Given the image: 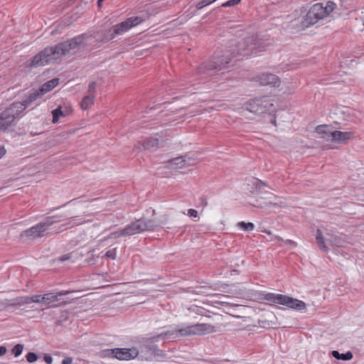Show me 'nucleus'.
<instances>
[{
	"label": "nucleus",
	"instance_id": "nucleus-1",
	"mask_svg": "<svg viewBox=\"0 0 364 364\" xmlns=\"http://www.w3.org/2000/svg\"><path fill=\"white\" fill-rule=\"evenodd\" d=\"M143 21L144 18L141 16H132L112 26L105 31L103 36H98V33L97 35L82 33L64 42L59 43L54 46L47 47L33 57L30 65L37 68L60 61L62 56H70L75 54L80 48L86 46L92 38H97L100 43H107L117 36L125 33Z\"/></svg>",
	"mask_w": 364,
	"mask_h": 364
},
{
	"label": "nucleus",
	"instance_id": "nucleus-2",
	"mask_svg": "<svg viewBox=\"0 0 364 364\" xmlns=\"http://www.w3.org/2000/svg\"><path fill=\"white\" fill-rule=\"evenodd\" d=\"M263 48L264 46L259 41L255 39L253 37H248L235 45V48L230 55L226 54L220 56L218 54H215L211 61L203 63L199 66L198 72L202 73H210L213 70H221L225 68L230 62V55L232 57L255 55L262 51Z\"/></svg>",
	"mask_w": 364,
	"mask_h": 364
},
{
	"label": "nucleus",
	"instance_id": "nucleus-3",
	"mask_svg": "<svg viewBox=\"0 0 364 364\" xmlns=\"http://www.w3.org/2000/svg\"><path fill=\"white\" fill-rule=\"evenodd\" d=\"M168 221V217L164 216L162 220H156L154 213L151 218L142 217L139 220L127 225L125 228L115 232H111L107 237H104L102 241L108 239H116L119 237L131 236L145 231H152L155 228L164 225Z\"/></svg>",
	"mask_w": 364,
	"mask_h": 364
},
{
	"label": "nucleus",
	"instance_id": "nucleus-4",
	"mask_svg": "<svg viewBox=\"0 0 364 364\" xmlns=\"http://www.w3.org/2000/svg\"><path fill=\"white\" fill-rule=\"evenodd\" d=\"M62 220H63L59 215L46 217L43 220L38 223L36 225H33L31 228L26 230L23 232L22 236L31 237L33 239L39 238L53 232L58 233L62 232L63 230L68 229L69 227L79 225L84 223L83 221H78L76 219H73L68 223L60 225L58 230L50 231L51 230L50 227L53 224L60 223Z\"/></svg>",
	"mask_w": 364,
	"mask_h": 364
},
{
	"label": "nucleus",
	"instance_id": "nucleus-5",
	"mask_svg": "<svg viewBox=\"0 0 364 364\" xmlns=\"http://www.w3.org/2000/svg\"><path fill=\"white\" fill-rule=\"evenodd\" d=\"M336 8V4L332 1H328L326 3L314 4L308 9L306 14L302 16L300 21L301 26L304 28L316 24L329 16Z\"/></svg>",
	"mask_w": 364,
	"mask_h": 364
},
{
	"label": "nucleus",
	"instance_id": "nucleus-6",
	"mask_svg": "<svg viewBox=\"0 0 364 364\" xmlns=\"http://www.w3.org/2000/svg\"><path fill=\"white\" fill-rule=\"evenodd\" d=\"M173 333V338L186 337L191 336H203L217 331L215 326L208 323H195L192 325L181 324L174 329L171 330Z\"/></svg>",
	"mask_w": 364,
	"mask_h": 364
},
{
	"label": "nucleus",
	"instance_id": "nucleus-7",
	"mask_svg": "<svg viewBox=\"0 0 364 364\" xmlns=\"http://www.w3.org/2000/svg\"><path fill=\"white\" fill-rule=\"evenodd\" d=\"M263 299L269 303L283 305L296 311L305 310L306 307L303 301L284 294L266 293Z\"/></svg>",
	"mask_w": 364,
	"mask_h": 364
},
{
	"label": "nucleus",
	"instance_id": "nucleus-8",
	"mask_svg": "<svg viewBox=\"0 0 364 364\" xmlns=\"http://www.w3.org/2000/svg\"><path fill=\"white\" fill-rule=\"evenodd\" d=\"M11 103L0 112V133L12 130L17 124L21 115Z\"/></svg>",
	"mask_w": 364,
	"mask_h": 364
},
{
	"label": "nucleus",
	"instance_id": "nucleus-9",
	"mask_svg": "<svg viewBox=\"0 0 364 364\" xmlns=\"http://www.w3.org/2000/svg\"><path fill=\"white\" fill-rule=\"evenodd\" d=\"M274 105L267 97L254 98L247 101L244 107L250 112L261 114L267 112L273 111Z\"/></svg>",
	"mask_w": 364,
	"mask_h": 364
},
{
	"label": "nucleus",
	"instance_id": "nucleus-10",
	"mask_svg": "<svg viewBox=\"0 0 364 364\" xmlns=\"http://www.w3.org/2000/svg\"><path fill=\"white\" fill-rule=\"evenodd\" d=\"M173 333H172L171 330H168L155 336L149 338L145 341L143 345V348L145 349L146 352L149 353L151 355L161 356L164 355V353L161 350H160L158 348L155 343L159 341L160 340L173 338Z\"/></svg>",
	"mask_w": 364,
	"mask_h": 364
},
{
	"label": "nucleus",
	"instance_id": "nucleus-11",
	"mask_svg": "<svg viewBox=\"0 0 364 364\" xmlns=\"http://www.w3.org/2000/svg\"><path fill=\"white\" fill-rule=\"evenodd\" d=\"M43 97L38 90H34L30 93L24 100L21 102H14L13 105L17 109L20 114L27 108L35 104V102Z\"/></svg>",
	"mask_w": 364,
	"mask_h": 364
},
{
	"label": "nucleus",
	"instance_id": "nucleus-12",
	"mask_svg": "<svg viewBox=\"0 0 364 364\" xmlns=\"http://www.w3.org/2000/svg\"><path fill=\"white\" fill-rule=\"evenodd\" d=\"M68 291H60L56 293L48 292L43 294L44 304L47 306L46 309L55 308L60 306V296L68 294Z\"/></svg>",
	"mask_w": 364,
	"mask_h": 364
},
{
	"label": "nucleus",
	"instance_id": "nucleus-13",
	"mask_svg": "<svg viewBox=\"0 0 364 364\" xmlns=\"http://www.w3.org/2000/svg\"><path fill=\"white\" fill-rule=\"evenodd\" d=\"M139 350L136 348H116L115 358L120 360H129L137 357Z\"/></svg>",
	"mask_w": 364,
	"mask_h": 364
},
{
	"label": "nucleus",
	"instance_id": "nucleus-14",
	"mask_svg": "<svg viewBox=\"0 0 364 364\" xmlns=\"http://www.w3.org/2000/svg\"><path fill=\"white\" fill-rule=\"evenodd\" d=\"M354 137V132H341L333 130L332 134H331L330 141L336 142L338 144H346L349 140L353 139Z\"/></svg>",
	"mask_w": 364,
	"mask_h": 364
},
{
	"label": "nucleus",
	"instance_id": "nucleus-15",
	"mask_svg": "<svg viewBox=\"0 0 364 364\" xmlns=\"http://www.w3.org/2000/svg\"><path fill=\"white\" fill-rule=\"evenodd\" d=\"M259 81L263 85H272L274 87L279 85V77L272 73H263L259 76Z\"/></svg>",
	"mask_w": 364,
	"mask_h": 364
},
{
	"label": "nucleus",
	"instance_id": "nucleus-16",
	"mask_svg": "<svg viewBox=\"0 0 364 364\" xmlns=\"http://www.w3.org/2000/svg\"><path fill=\"white\" fill-rule=\"evenodd\" d=\"M191 159L188 158L186 159L184 156H179L168 161V166L172 168H183L186 166H191Z\"/></svg>",
	"mask_w": 364,
	"mask_h": 364
},
{
	"label": "nucleus",
	"instance_id": "nucleus-17",
	"mask_svg": "<svg viewBox=\"0 0 364 364\" xmlns=\"http://www.w3.org/2000/svg\"><path fill=\"white\" fill-rule=\"evenodd\" d=\"M316 132L322 135V138L327 141L331 139V134L333 132L332 127L326 124L318 125L316 127Z\"/></svg>",
	"mask_w": 364,
	"mask_h": 364
},
{
	"label": "nucleus",
	"instance_id": "nucleus-18",
	"mask_svg": "<svg viewBox=\"0 0 364 364\" xmlns=\"http://www.w3.org/2000/svg\"><path fill=\"white\" fill-rule=\"evenodd\" d=\"M59 83L58 78H53L48 82H45L41 88L38 89V91L42 93L43 96L46 93L50 92L53 88H55Z\"/></svg>",
	"mask_w": 364,
	"mask_h": 364
},
{
	"label": "nucleus",
	"instance_id": "nucleus-19",
	"mask_svg": "<svg viewBox=\"0 0 364 364\" xmlns=\"http://www.w3.org/2000/svg\"><path fill=\"white\" fill-rule=\"evenodd\" d=\"M328 243L333 247H343L346 243V237L344 235H331L327 240Z\"/></svg>",
	"mask_w": 364,
	"mask_h": 364
},
{
	"label": "nucleus",
	"instance_id": "nucleus-20",
	"mask_svg": "<svg viewBox=\"0 0 364 364\" xmlns=\"http://www.w3.org/2000/svg\"><path fill=\"white\" fill-rule=\"evenodd\" d=\"M28 300H29L28 296L17 297V298L12 299L11 301H10V302L7 304V306L8 307L21 306L25 304H29Z\"/></svg>",
	"mask_w": 364,
	"mask_h": 364
},
{
	"label": "nucleus",
	"instance_id": "nucleus-21",
	"mask_svg": "<svg viewBox=\"0 0 364 364\" xmlns=\"http://www.w3.org/2000/svg\"><path fill=\"white\" fill-rule=\"evenodd\" d=\"M269 196L267 198H264L263 202H260L258 199L255 200V203H252V205L255 207L263 208L267 207L268 205L272 204V198H274L275 196L271 193H268ZM260 199H263L262 197Z\"/></svg>",
	"mask_w": 364,
	"mask_h": 364
},
{
	"label": "nucleus",
	"instance_id": "nucleus-22",
	"mask_svg": "<svg viewBox=\"0 0 364 364\" xmlns=\"http://www.w3.org/2000/svg\"><path fill=\"white\" fill-rule=\"evenodd\" d=\"M316 240L321 250L325 252H328L329 250L325 243V239L323 237V232L320 229L316 230Z\"/></svg>",
	"mask_w": 364,
	"mask_h": 364
},
{
	"label": "nucleus",
	"instance_id": "nucleus-23",
	"mask_svg": "<svg viewBox=\"0 0 364 364\" xmlns=\"http://www.w3.org/2000/svg\"><path fill=\"white\" fill-rule=\"evenodd\" d=\"M95 95H87L85 96L80 103V107L82 109L86 110L91 107L94 103Z\"/></svg>",
	"mask_w": 364,
	"mask_h": 364
},
{
	"label": "nucleus",
	"instance_id": "nucleus-24",
	"mask_svg": "<svg viewBox=\"0 0 364 364\" xmlns=\"http://www.w3.org/2000/svg\"><path fill=\"white\" fill-rule=\"evenodd\" d=\"M331 355L334 358L342 360H350L353 357L350 351H347L346 353H340L338 350H333Z\"/></svg>",
	"mask_w": 364,
	"mask_h": 364
},
{
	"label": "nucleus",
	"instance_id": "nucleus-25",
	"mask_svg": "<svg viewBox=\"0 0 364 364\" xmlns=\"http://www.w3.org/2000/svg\"><path fill=\"white\" fill-rule=\"evenodd\" d=\"M67 112H63L61 107H58L52 111L53 122L57 123L60 117H65L67 115Z\"/></svg>",
	"mask_w": 364,
	"mask_h": 364
},
{
	"label": "nucleus",
	"instance_id": "nucleus-26",
	"mask_svg": "<svg viewBox=\"0 0 364 364\" xmlns=\"http://www.w3.org/2000/svg\"><path fill=\"white\" fill-rule=\"evenodd\" d=\"M159 144V139L156 138L146 139L143 143V147L144 149H150L154 147H157Z\"/></svg>",
	"mask_w": 364,
	"mask_h": 364
},
{
	"label": "nucleus",
	"instance_id": "nucleus-27",
	"mask_svg": "<svg viewBox=\"0 0 364 364\" xmlns=\"http://www.w3.org/2000/svg\"><path fill=\"white\" fill-rule=\"evenodd\" d=\"M237 226L240 228L245 231L250 232L255 229V225L252 223H245L244 221H241L237 223Z\"/></svg>",
	"mask_w": 364,
	"mask_h": 364
},
{
	"label": "nucleus",
	"instance_id": "nucleus-28",
	"mask_svg": "<svg viewBox=\"0 0 364 364\" xmlns=\"http://www.w3.org/2000/svg\"><path fill=\"white\" fill-rule=\"evenodd\" d=\"M43 294H36L32 296H28L29 304L31 302L37 304H44V299H43Z\"/></svg>",
	"mask_w": 364,
	"mask_h": 364
},
{
	"label": "nucleus",
	"instance_id": "nucleus-29",
	"mask_svg": "<svg viewBox=\"0 0 364 364\" xmlns=\"http://www.w3.org/2000/svg\"><path fill=\"white\" fill-rule=\"evenodd\" d=\"M254 186L255 187V190L259 193H263V188L264 187H267V183H265L264 182L260 181V180H258L257 179L255 183H254Z\"/></svg>",
	"mask_w": 364,
	"mask_h": 364
},
{
	"label": "nucleus",
	"instance_id": "nucleus-30",
	"mask_svg": "<svg viewBox=\"0 0 364 364\" xmlns=\"http://www.w3.org/2000/svg\"><path fill=\"white\" fill-rule=\"evenodd\" d=\"M23 346L22 344H16L14 346L11 351L14 355L16 358L18 357L23 352Z\"/></svg>",
	"mask_w": 364,
	"mask_h": 364
},
{
	"label": "nucleus",
	"instance_id": "nucleus-31",
	"mask_svg": "<svg viewBox=\"0 0 364 364\" xmlns=\"http://www.w3.org/2000/svg\"><path fill=\"white\" fill-rule=\"evenodd\" d=\"M274 240H276L277 242H283L284 243L285 245H291L292 247H294L296 246V243L291 240H284L282 238H281L279 236H275L274 237Z\"/></svg>",
	"mask_w": 364,
	"mask_h": 364
},
{
	"label": "nucleus",
	"instance_id": "nucleus-32",
	"mask_svg": "<svg viewBox=\"0 0 364 364\" xmlns=\"http://www.w3.org/2000/svg\"><path fill=\"white\" fill-rule=\"evenodd\" d=\"M216 0H202L200 1H199L197 4H196V8L198 9H203V7L208 6V5H210L212 3L215 2Z\"/></svg>",
	"mask_w": 364,
	"mask_h": 364
},
{
	"label": "nucleus",
	"instance_id": "nucleus-33",
	"mask_svg": "<svg viewBox=\"0 0 364 364\" xmlns=\"http://www.w3.org/2000/svg\"><path fill=\"white\" fill-rule=\"evenodd\" d=\"M104 257L109 258L111 259H115L117 257V248H113L112 250H108Z\"/></svg>",
	"mask_w": 364,
	"mask_h": 364
},
{
	"label": "nucleus",
	"instance_id": "nucleus-34",
	"mask_svg": "<svg viewBox=\"0 0 364 364\" xmlns=\"http://www.w3.org/2000/svg\"><path fill=\"white\" fill-rule=\"evenodd\" d=\"M116 348L107 349L102 351L104 357L114 358H115Z\"/></svg>",
	"mask_w": 364,
	"mask_h": 364
},
{
	"label": "nucleus",
	"instance_id": "nucleus-35",
	"mask_svg": "<svg viewBox=\"0 0 364 364\" xmlns=\"http://www.w3.org/2000/svg\"><path fill=\"white\" fill-rule=\"evenodd\" d=\"M26 360L28 363H33L38 358V355L36 353L30 352L26 355Z\"/></svg>",
	"mask_w": 364,
	"mask_h": 364
},
{
	"label": "nucleus",
	"instance_id": "nucleus-36",
	"mask_svg": "<svg viewBox=\"0 0 364 364\" xmlns=\"http://www.w3.org/2000/svg\"><path fill=\"white\" fill-rule=\"evenodd\" d=\"M97 83L96 82H91L88 87V95H95V90H96Z\"/></svg>",
	"mask_w": 364,
	"mask_h": 364
},
{
	"label": "nucleus",
	"instance_id": "nucleus-37",
	"mask_svg": "<svg viewBox=\"0 0 364 364\" xmlns=\"http://www.w3.org/2000/svg\"><path fill=\"white\" fill-rule=\"evenodd\" d=\"M239 4L237 2L236 0H228L224 3L222 4V7H231L236 5H238Z\"/></svg>",
	"mask_w": 364,
	"mask_h": 364
},
{
	"label": "nucleus",
	"instance_id": "nucleus-38",
	"mask_svg": "<svg viewBox=\"0 0 364 364\" xmlns=\"http://www.w3.org/2000/svg\"><path fill=\"white\" fill-rule=\"evenodd\" d=\"M188 215L192 218H198V212L195 209H188Z\"/></svg>",
	"mask_w": 364,
	"mask_h": 364
},
{
	"label": "nucleus",
	"instance_id": "nucleus-39",
	"mask_svg": "<svg viewBox=\"0 0 364 364\" xmlns=\"http://www.w3.org/2000/svg\"><path fill=\"white\" fill-rule=\"evenodd\" d=\"M70 258H71V255L68 254V255L60 257L58 258V261L63 262L65 261L70 259Z\"/></svg>",
	"mask_w": 364,
	"mask_h": 364
},
{
	"label": "nucleus",
	"instance_id": "nucleus-40",
	"mask_svg": "<svg viewBox=\"0 0 364 364\" xmlns=\"http://www.w3.org/2000/svg\"><path fill=\"white\" fill-rule=\"evenodd\" d=\"M61 364H73V358L71 357H65Z\"/></svg>",
	"mask_w": 364,
	"mask_h": 364
},
{
	"label": "nucleus",
	"instance_id": "nucleus-41",
	"mask_svg": "<svg viewBox=\"0 0 364 364\" xmlns=\"http://www.w3.org/2000/svg\"><path fill=\"white\" fill-rule=\"evenodd\" d=\"M43 359L44 361L48 364H51L53 362V358L49 355H45Z\"/></svg>",
	"mask_w": 364,
	"mask_h": 364
},
{
	"label": "nucleus",
	"instance_id": "nucleus-42",
	"mask_svg": "<svg viewBox=\"0 0 364 364\" xmlns=\"http://www.w3.org/2000/svg\"><path fill=\"white\" fill-rule=\"evenodd\" d=\"M6 352H7L6 348L4 346H0V356L5 355Z\"/></svg>",
	"mask_w": 364,
	"mask_h": 364
},
{
	"label": "nucleus",
	"instance_id": "nucleus-43",
	"mask_svg": "<svg viewBox=\"0 0 364 364\" xmlns=\"http://www.w3.org/2000/svg\"><path fill=\"white\" fill-rule=\"evenodd\" d=\"M6 149L3 146H0V159L6 154Z\"/></svg>",
	"mask_w": 364,
	"mask_h": 364
},
{
	"label": "nucleus",
	"instance_id": "nucleus-44",
	"mask_svg": "<svg viewBox=\"0 0 364 364\" xmlns=\"http://www.w3.org/2000/svg\"><path fill=\"white\" fill-rule=\"evenodd\" d=\"M200 200H201V203L203 205H208V203H207V200L206 199L203 198H200Z\"/></svg>",
	"mask_w": 364,
	"mask_h": 364
},
{
	"label": "nucleus",
	"instance_id": "nucleus-45",
	"mask_svg": "<svg viewBox=\"0 0 364 364\" xmlns=\"http://www.w3.org/2000/svg\"><path fill=\"white\" fill-rule=\"evenodd\" d=\"M103 1H104V0H98V1H97V5H98V6H101V4H102V2Z\"/></svg>",
	"mask_w": 364,
	"mask_h": 364
},
{
	"label": "nucleus",
	"instance_id": "nucleus-46",
	"mask_svg": "<svg viewBox=\"0 0 364 364\" xmlns=\"http://www.w3.org/2000/svg\"><path fill=\"white\" fill-rule=\"evenodd\" d=\"M302 9H304V11H306V12H307V11H308V10H306V9H304V7H302ZM303 11H303V10H301V12H303Z\"/></svg>",
	"mask_w": 364,
	"mask_h": 364
},
{
	"label": "nucleus",
	"instance_id": "nucleus-47",
	"mask_svg": "<svg viewBox=\"0 0 364 364\" xmlns=\"http://www.w3.org/2000/svg\"><path fill=\"white\" fill-rule=\"evenodd\" d=\"M238 4L241 2L242 0H236Z\"/></svg>",
	"mask_w": 364,
	"mask_h": 364
},
{
	"label": "nucleus",
	"instance_id": "nucleus-48",
	"mask_svg": "<svg viewBox=\"0 0 364 364\" xmlns=\"http://www.w3.org/2000/svg\"><path fill=\"white\" fill-rule=\"evenodd\" d=\"M272 123L275 124L276 120L275 119L272 120Z\"/></svg>",
	"mask_w": 364,
	"mask_h": 364
}]
</instances>
